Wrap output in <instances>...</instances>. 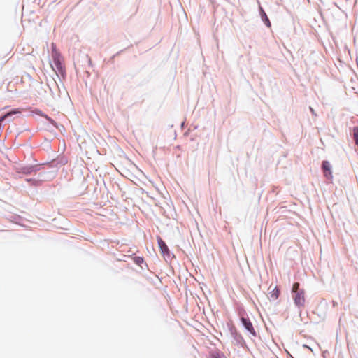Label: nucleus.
<instances>
[{
	"label": "nucleus",
	"mask_w": 358,
	"mask_h": 358,
	"mask_svg": "<svg viewBox=\"0 0 358 358\" xmlns=\"http://www.w3.org/2000/svg\"><path fill=\"white\" fill-rule=\"evenodd\" d=\"M292 292L294 294L292 297L295 305L299 308L304 307L306 302L305 291L299 288V282L293 284Z\"/></svg>",
	"instance_id": "nucleus-1"
},
{
	"label": "nucleus",
	"mask_w": 358,
	"mask_h": 358,
	"mask_svg": "<svg viewBox=\"0 0 358 358\" xmlns=\"http://www.w3.org/2000/svg\"><path fill=\"white\" fill-rule=\"evenodd\" d=\"M324 175L326 178L329 179L332 178V173L331 170V165L328 161H323L322 166Z\"/></svg>",
	"instance_id": "nucleus-2"
},
{
	"label": "nucleus",
	"mask_w": 358,
	"mask_h": 358,
	"mask_svg": "<svg viewBox=\"0 0 358 358\" xmlns=\"http://www.w3.org/2000/svg\"><path fill=\"white\" fill-rule=\"evenodd\" d=\"M241 322H242L243 326L245 327V328L250 333H251L254 336L256 335V331H255V329L253 327V325H252V322H250V320L248 318L242 317L241 318Z\"/></svg>",
	"instance_id": "nucleus-3"
},
{
	"label": "nucleus",
	"mask_w": 358,
	"mask_h": 358,
	"mask_svg": "<svg viewBox=\"0 0 358 358\" xmlns=\"http://www.w3.org/2000/svg\"><path fill=\"white\" fill-rule=\"evenodd\" d=\"M157 241H158V244H159V246L162 253L164 255H169V250L168 246L165 243V242L160 237H158Z\"/></svg>",
	"instance_id": "nucleus-4"
},
{
	"label": "nucleus",
	"mask_w": 358,
	"mask_h": 358,
	"mask_svg": "<svg viewBox=\"0 0 358 358\" xmlns=\"http://www.w3.org/2000/svg\"><path fill=\"white\" fill-rule=\"evenodd\" d=\"M280 296V289L277 286H275L273 289L269 292L270 300L275 301L278 299Z\"/></svg>",
	"instance_id": "nucleus-5"
},
{
	"label": "nucleus",
	"mask_w": 358,
	"mask_h": 358,
	"mask_svg": "<svg viewBox=\"0 0 358 358\" xmlns=\"http://www.w3.org/2000/svg\"><path fill=\"white\" fill-rule=\"evenodd\" d=\"M52 57L55 64L59 66H60L59 54L55 50H52Z\"/></svg>",
	"instance_id": "nucleus-6"
},
{
	"label": "nucleus",
	"mask_w": 358,
	"mask_h": 358,
	"mask_svg": "<svg viewBox=\"0 0 358 358\" xmlns=\"http://www.w3.org/2000/svg\"><path fill=\"white\" fill-rule=\"evenodd\" d=\"M354 139L356 145H358V127H355L353 130Z\"/></svg>",
	"instance_id": "nucleus-7"
},
{
	"label": "nucleus",
	"mask_w": 358,
	"mask_h": 358,
	"mask_svg": "<svg viewBox=\"0 0 358 358\" xmlns=\"http://www.w3.org/2000/svg\"><path fill=\"white\" fill-rule=\"evenodd\" d=\"M10 57L8 56V54L4 56L3 57V59H4V63H6L10 59Z\"/></svg>",
	"instance_id": "nucleus-8"
},
{
	"label": "nucleus",
	"mask_w": 358,
	"mask_h": 358,
	"mask_svg": "<svg viewBox=\"0 0 358 358\" xmlns=\"http://www.w3.org/2000/svg\"><path fill=\"white\" fill-rule=\"evenodd\" d=\"M264 16H265V18H266V24L270 27L271 26V24H270V22H269V20L268 19L265 13H264Z\"/></svg>",
	"instance_id": "nucleus-9"
},
{
	"label": "nucleus",
	"mask_w": 358,
	"mask_h": 358,
	"mask_svg": "<svg viewBox=\"0 0 358 358\" xmlns=\"http://www.w3.org/2000/svg\"><path fill=\"white\" fill-rule=\"evenodd\" d=\"M211 358H220L218 355H213Z\"/></svg>",
	"instance_id": "nucleus-10"
}]
</instances>
